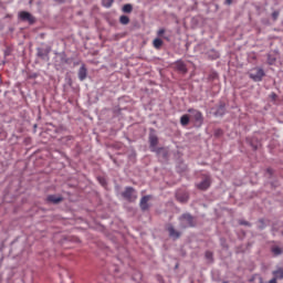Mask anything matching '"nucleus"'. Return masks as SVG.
Returning <instances> with one entry per match:
<instances>
[{
  "label": "nucleus",
  "mask_w": 283,
  "mask_h": 283,
  "mask_svg": "<svg viewBox=\"0 0 283 283\" xmlns=\"http://www.w3.org/2000/svg\"><path fill=\"white\" fill-rule=\"evenodd\" d=\"M176 198L178 200V202L185 203L189 201V193L185 192V191H178L176 192Z\"/></svg>",
  "instance_id": "dca6fc26"
},
{
  "label": "nucleus",
  "mask_w": 283,
  "mask_h": 283,
  "mask_svg": "<svg viewBox=\"0 0 283 283\" xmlns=\"http://www.w3.org/2000/svg\"><path fill=\"white\" fill-rule=\"evenodd\" d=\"M245 143L253 149V151H258L260 147V140L258 139V137H247Z\"/></svg>",
  "instance_id": "9d476101"
},
{
  "label": "nucleus",
  "mask_w": 283,
  "mask_h": 283,
  "mask_svg": "<svg viewBox=\"0 0 283 283\" xmlns=\"http://www.w3.org/2000/svg\"><path fill=\"white\" fill-rule=\"evenodd\" d=\"M153 151L157 154L160 163H167L169 160V149L159 147L157 149H153Z\"/></svg>",
  "instance_id": "0eeeda50"
},
{
  "label": "nucleus",
  "mask_w": 283,
  "mask_h": 283,
  "mask_svg": "<svg viewBox=\"0 0 283 283\" xmlns=\"http://www.w3.org/2000/svg\"><path fill=\"white\" fill-rule=\"evenodd\" d=\"M189 120H190V117L189 115L185 114L180 117V125L182 127H187V125H189Z\"/></svg>",
  "instance_id": "5701e85b"
},
{
  "label": "nucleus",
  "mask_w": 283,
  "mask_h": 283,
  "mask_svg": "<svg viewBox=\"0 0 283 283\" xmlns=\"http://www.w3.org/2000/svg\"><path fill=\"white\" fill-rule=\"evenodd\" d=\"M122 197L128 202H136V200L138 199V193L136 192V189H134V187L128 186L122 192Z\"/></svg>",
  "instance_id": "7ed1b4c3"
},
{
  "label": "nucleus",
  "mask_w": 283,
  "mask_h": 283,
  "mask_svg": "<svg viewBox=\"0 0 283 283\" xmlns=\"http://www.w3.org/2000/svg\"><path fill=\"white\" fill-rule=\"evenodd\" d=\"M97 180L99 185H102V187H105L107 185V180L105 179V177H97Z\"/></svg>",
  "instance_id": "7c9ffc66"
},
{
  "label": "nucleus",
  "mask_w": 283,
  "mask_h": 283,
  "mask_svg": "<svg viewBox=\"0 0 283 283\" xmlns=\"http://www.w3.org/2000/svg\"><path fill=\"white\" fill-rule=\"evenodd\" d=\"M176 70H178V72H182V74H187V64H185V62L178 60L176 62Z\"/></svg>",
  "instance_id": "a211bd4d"
},
{
  "label": "nucleus",
  "mask_w": 283,
  "mask_h": 283,
  "mask_svg": "<svg viewBox=\"0 0 283 283\" xmlns=\"http://www.w3.org/2000/svg\"><path fill=\"white\" fill-rule=\"evenodd\" d=\"M239 224H241L243 227H251V223L247 220H239Z\"/></svg>",
  "instance_id": "473e14b6"
},
{
  "label": "nucleus",
  "mask_w": 283,
  "mask_h": 283,
  "mask_svg": "<svg viewBox=\"0 0 283 283\" xmlns=\"http://www.w3.org/2000/svg\"><path fill=\"white\" fill-rule=\"evenodd\" d=\"M222 283H229V281H222Z\"/></svg>",
  "instance_id": "09e8293b"
},
{
  "label": "nucleus",
  "mask_w": 283,
  "mask_h": 283,
  "mask_svg": "<svg viewBox=\"0 0 283 283\" xmlns=\"http://www.w3.org/2000/svg\"><path fill=\"white\" fill-rule=\"evenodd\" d=\"M114 4V0H102L103 8H111Z\"/></svg>",
  "instance_id": "c85d7f7f"
},
{
  "label": "nucleus",
  "mask_w": 283,
  "mask_h": 283,
  "mask_svg": "<svg viewBox=\"0 0 283 283\" xmlns=\"http://www.w3.org/2000/svg\"><path fill=\"white\" fill-rule=\"evenodd\" d=\"M208 57L211 59L212 61H216V59H220V53L212 49L208 51Z\"/></svg>",
  "instance_id": "412c9836"
},
{
  "label": "nucleus",
  "mask_w": 283,
  "mask_h": 283,
  "mask_svg": "<svg viewBox=\"0 0 283 283\" xmlns=\"http://www.w3.org/2000/svg\"><path fill=\"white\" fill-rule=\"evenodd\" d=\"M220 244H221V247H222L223 249H229V247L227 245V239L221 238V239H220Z\"/></svg>",
  "instance_id": "2f4dec72"
},
{
  "label": "nucleus",
  "mask_w": 283,
  "mask_h": 283,
  "mask_svg": "<svg viewBox=\"0 0 283 283\" xmlns=\"http://www.w3.org/2000/svg\"><path fill=\"white\" fill-rule=\"evenodd\" d=\"M73 242H81L78 238H74Z\"/></svg>",
  "instance_id": "a18cd8bd"
},
{
  "label": "nucleus",
  "mask_w": 283,
  "mask_h": 283,
  "mask_svg": "<svg viewBox=\"0 0 283 283\" xmlns=\"http://www.w3.org/2000/svg\"><path fill=\"white\" fill-rule=\"evenodd\" d=\"M177 171L179 174H185V171H187V165L185 163H179V165L177 166Z\"/></svg>",
  "instance_id": "cd10ccee"
},
{
  "label": "nucleus",
  "mask_w": 283,
  "mask_h": 283,
  "mask_svg": "<svg viewBox=\"0 0 283 283\" xmlns=\"http://www.w3.org/2000/svg\"><path fill=\"white\" fill-rule=\"evenodd\" d=\"M30 78H36V73H34L33 75H30Z\"/></svg>",
  "instance_id": "c03bdc74"
},
{
  "label": "nucleus",
  "mask_w": 283,
  "mask_h": 283,
  "mask_svg": "<svg viewBox=\"0 0 283 283\" xmlns=\"http://www.w3.org/2000/svg\"><path fill=\"white\" fill-rule=\"evenodd\" d=\"M45 202L48 205H60V202H63V197L56 195H49L45 199Z\"/></svg>",
  "instance_id": "ddd939ff"
},
{
  "label": "nucleus",
  "mask_w": 283,
  "mask_h": 283,
  "mask_svg": "<svg viewBox=\"0 0 283 283\" xmlns=\"http://www.w3.org/2000/svg\"><path fill=\"white\" fill-rule=\"evenodd\" d=\"M277 56L274 53H268V65H275Z\"/></svg>",
  "instance_id": "4be33fe9"
},
{
  "label": "nucleus",
  "mask_w": 283,
  "mask_h": 283,
  "mask_svg": "<svg viewBox=\"0 0 283 283\" xmlns=\"http://www.w3.org/2000/svg\"><path fill=\"white\" fill-rule=\"evenodd\" d=\"M72 63V59L67 57L65 52H56L54 56V66L56 70H61L64 65H70Z\"/></svg>",
  "instance_id": "f257e3e1"
},
{
  "label": "nucleus",
  "mask_w": 283,
  "mask_h": 283,
  "mask_svg": "<svg viewBox=\"0 0 283 283\" xmlns=\"http://www.w3.org/2000/svg\"><path fill=\"white\" fill-rule=\"evenodd\" d=\"M134 6H132V3L124 4L122 8V12H124L125 14H132Z\"/></svg>",
  "instance_id": "aec40b11"
},
{
  "label": "nucleus",
  "mask_w": 283,
  "mask_h": 283,
  "mask_svg": "<svg viewBox=\"0 0 283 283\" xmlns=\"http://www.w3.org/2000/svg\"><path fill=\"white\" fill-rule=\"evenodd\" d=\"M119 23H120L122 25H129V17H127V15H120V17H119Z\"/></svg>",
  "instance_id": "bb28decb"
},
{
  "label": "nucleus",
  "mask_w": 283,
  "mask_h": 283,
  "mask_svg": "<svg viewBox=\"0 0 283 283\" xmlns=\"http://www.w3.org/2000/svg\"><path fill=\"white\" fill-rule=\"evenodd\" d=\"M214 116L218 117H222L224 116V114H227V104H224L223 102H220L219 105L214 108Z\"/></svg>",
  "instance_id": "9b49d317"
},
{
  "label": "nucleus",
  "mask_w": 283,
  "mask_h": 283,
  "mask_svg": "<svg viewBox=\"0 0 283 283\" xmlns=\"http://www.w3.org/2000/svg\"><path fill=\"white\" fill-rule=\"evenodd\" d=\"M266 172L270 174V176H273V169L268 168V169H266Z\"/></svg>",
  "instance_id": "79ce46f5"
},
{
  "label": "nucleus",
  "mask_w": 283,
  "mask_h": 283,
  "mask_svg": "<svg viewBox=\"0 0 283 283\" xmlns=\"http://www.w3.org/2000/svg\"><path fill=\"white\" fill-rule=\"evenodd\" d=\"M0 30H3V24H1V22H0Z\"/></svg>",
  "instance_id": "49530a36"
},
{
  "label": "nucleus",
  "mask_w": 283,
  "mask_h": 283,
  "mask_svg": "<svg viewBox=\"0 0 283 283\" xmlns=\"http://www.w3.org/2000/svg\"><path fill=\"white\" fill-rule=\"evenodd\" d=\"M269 283H277V279L273 277L272 280L269 281Z\"/></svg>",
  "instance_id": "37998d69"
},
{
  "label": "nucleus",
  "mask_w": 283,
  "mask_h": 283,
  "mask_svg": "<svg viewBox=\"0 0 283 283\" xmlns=\"http://www.w3.org/2000/svg\"><path fill=\"white\" fill-rule=\"evenodd\" d=\"M52 52L51 46L46 48H36V56L41 59V61H50V53Z\"/></svg>",
  "instance_id": "39448f33"
},
{
  "label": "nucleus",
  "mask_w": 283,
  "mask_h": 283,
  "mask_svg": "<svg viewBox=\"0 0 283 283\" xmlns=\"http://www.w3.org/2000/svg\"><path fill=\"white\" fill-rule=\"evenodd\" d=\"M205 258H206V260H208V262H213V252L206 251Z\"/></svg>",
  "instance_id": "c756f323"
},
{
  "label": "nucleus",
  "mask_w": 283,
  "mask_h": 283,
  "mask_svg": "<svg viewBox=\"0 0 283 283\" xmlns=\"http://www.w3.org/2000/svg\"><path fill=\"white\" fill-rule=\"evenodd\" d=\"M277 17H280V12H279V11L272 12V19H273V21H277Z\"/></svg>",
  "instance_id": "72a5a7b5"
},
{
  "label": "nucleus",
  "mask_w": 283,
  "mask_h": 283,
  "mask_svg": "<svg viewBox=\"0 0 283 283\" xmlns=\"http://www.w3.org/2000/svg\"><path fill=\"white\" fill-rule=\"evenodd\" d=\"M148 143L150 147V151H154V149H158V135H156V129L150 128L149 135H148Z\"/></svg>",
  "instance_id": "423d86ee"
},
{
  "label": "nucleus",
  "mask_w": 283,
  "mask_h": 283,
  "mask_svg": "<svg viewBox=\"0 0 283 283\" xmlns=\"http://www.w3.org/2000/svg\"><path fill=\"white\" fill-rule=\"evenodd\" d=\"M282 235H283V231H282Z\"/></svg>",
  "instance_id": "603ef678"
},
{
  "label": "nucleus",
  "mask_w": 283,
  "mask_h": 283,
  "mask_svg": "<svg viewBox=\"0 0 283 283\" xmlns=\"http://www.w3.org/2000/svg\"><path fill=\"white\" fill-rule=\"evenodd\" d=\"M157 280H158V282H160V283H164V282H165V280L163 279L161 275H157Z\"/></svg>",
  "instance_id": "58836bf2"
},
{
  "label": "nucleus",
  "mask_w": 283,
  "mask_h": 283,
  "mask_svg": "<svg viewBox=\"0 0 283 283\" xmlns=\"http://www.w3.org/2000/svg\"><path fill=\"white\" fill-rule=\"evenodd\" d=\"M231 3H233V0H226V1H224V4H226V6H231Z\"/></svg>",
  "instance_id": "ea45409f"
},
{
  "label": "nucleus",
  "mask_w": 283,
  "mask_h": 283,
  "mask_svg": "<svg viewBox=\"0 0 283 283\" xmlns=\"http://www.w3.org/2000/svg\"><path fill=\"white\" fill-rule=\"evenodd\" d=\"M153 45L155 50H160L163 48V40L160 38L155 39Z\"/></svg>",
  "instance_id": "b1692460"
},
{
  "label": "nucleus",
  "mask_w": 283,
  "mask_h": 283,
  "mask_svg": "<svg viewBox=\"0 0 283 283\" xmlns=\"http://www.w3.org/2000/svg\"><path fill=\"white\" fill-rule=\"evenodd\" d=\"M74 140V136L72 135H67L62 137V143H64V145H72V142Z\"/></svg>",
  "instance_id": "393cba45"
},
{
  "label": "nucleus",
  "mask_w": 283,
  "mask_h": 283,
  "mask_svg": "<svg viewBox=\"0 0 283 283\" xmlns=\"http://www.w3.org/2000/svg\"><path fill=\"white\" fill-rule=\"evenodd\" d=\"M260 222H264V220L261 219Z\"/></svg>",
  "instance_id": "3c124183"
},
{
  "label": "nucleus",
  "mask_w": 283,
  "mask_h": 283,
  "mask_svg": "<svg viewBox=\"0 0 283 283\" xmlns=\"http://www.w3.org/2000/svg\"><path fill=\"white\" fill-rule=\"evenodd\" d=\"M55 2L61 4V3H66L67 0H55Z\"/></svg>",
  "instance_id": "a19ab883"
},
{
  "label": "nucleus",
  "mask_w": 283,
  "mask_h": 283,
  "mask_svg": "<svg viewBox=\"0 0 283 283\" xmlns=\"http://www.w3.org/2000/svg\"><path fill=\"white\" fill-rule=\"evenodd\" d=\"M150 196H144L140 201H139V207L142 209V211H147L149 210V200H150Z\"/></svg>",
  "instance_id": "2eb2a0df"
},
{
  "label": "nucleus",
  "mask_w": 283,
  "mask_h": 283,
  "mask_svg": "<svg viewBox=\"0 0 283 283\" xmlns=\"http://www.w3.org/2000/svg\"><path fill=\"white\" fill-rule=\"evenodd\" d=\"M175 269H178V264L175 265Z\"/></svg>",
  "instance_id": "8fccbe9b"
},
{
  "label": "nucleus",
  "mask_w": 283,
  "mask_h": 283,
  "mask_svg": "<svg viewBox=\"0 0 283 283\" xmlns=\"http://www.w3.org/2000/svg\"><path fill=\"white\" fill-rule=\"evenodd\" d=\"M179 220H184L186 223L184 224V229H187V227L193 228L196 227V222L193 221V216L190 213H184Z\"/></svg>",
  "instance_id": "1a4fd4ad"
},
{
  "label": "nucleus",
  "mask_w": 283,
  "mask_h": 283,
  "mask_svg": "<svg viewBox=\"0 0 283 283\" xmlns=\"http://www.w3.org/2000/svg\"><path fill=\"white\" fill-rule=\"evenodd\" d=\"M188 114H190V118L195 122L196 127H202L205 124V116L202 115V112L196 108H189Z\"/></svg>",
  "instance_id": "f03ea898"
},
{
  "label": "nucleus",
  "mask_w": 283,
  "mask_h": 283,
  "mask_svg": "<svg viewBox=\"0 0 283 283\" xmlns=\"http://www.w3.org/2000/svg\"><path fill=\"white\" fill-rule=\"evenodd\" d=\"M273 275L276 280H283V269L279 268L276 271L273 272Z\"/></svg>",
  "instance_id": "a878e982"
},
{
  "label": "nucleus",
  "mask_w": 283,
  "mask_h": 283,
  "mask_svg": "<svg viewBox=\"0 0 283 283\" xmlns=\"http://www.w3.org/2000/svg\"><path fill=\"white\" fill-rule=\"evenodd\" d=\"M214 136H216L217 138H220V136H222V129H220V128L216 129V130H214Z\"/></svg>",
  "instance_id": "f704fd0d"
},
{
  "label": "nucleus",
  "mask_w": 283,
  "mask_h": 283,
  "mask_svg": "<svg viewBox=\"0 0 283 283\" xmlns=\"http://www.w3.org/2000/svg\"><path fill=\"white\" fill-rule=\"evenodd\" d=\"M3 54H4V57L10 56V54H11L10 49H6L4 52H3Z\"/></svg>",
  "instance_id": "c9c22d12"
},
{
  "label": "nucleus",
  "mask_w": 283,
  "mask_h": 283,
  "mask_svg": "<svg viewBox=\"0 0 283 283\" xmlns=\"http://www.w3.org/2000/svg\"><path fill=\"white\" fill-rule=\"evenodd\" d=\"M157 34H158L159 36H163V34H165V29H159L158 32H157Z\"/></svg>",
  "instance_id": "4c0bfd02"
},
{
  "label": "nucleus",
  "mask_w": 283,
  "mask_h": 283,
  "mask_svg": "<svg viewBox=\"0 0 283 283\" xmlns=\"http://www.w3.org/2000/svg\"><path fill=\"white\" fill-rule=\"evenodd\" d=\"M18 17L22 21H27L28 23H30V25H34V23L36 22V19L34 18V15H32V13L28 11H20Z\"/></svg>",
  "instance_id": "6e6552de"
},
{
  "label": "nucleus",
  "mask_w": 283,
  "mask_h": 283,
  "mask_svg": "<svg viewBox=\"0 0 283 283\" xmlns=\"http://www.w3.org/2000/svg\"><path fill=\"white\" fill-rule=\"evenodd\" d=\"M167 231H168L171 240H180V231L176 230V228H174V226H171V224L168 226Z\"/></svg>",
  "instance_id": "4468645a"
},
{
  "label": "nucleus",
  "mask_w": 283,
  "mask_h": 283,
  "mask_svg": "<svg viewBox=\"0 0 283 283\" xmlns=\"http://www.w3.org/2000/svg\"><path fill=\"white\" fill-rule=\"evenodd\" d=\"M264 76H266V73H264V69L262 67L252 69L249 73V77L251 81H254V83H260Z\"/></svg>",
  "instance_id": "20e7f679"
},
{
  "label": "nucleus",
  "mask_w": 283,
  "mask_h": 283,
  "mask_svg": "<svg viewBox=\"0 0 283 283\" xmlns=\"http://www.w3.org/2000/svg\"><path fill=\"white\" fill-rule=\"evenodd\" d=\"M209 187H211V177H206L203 180L197 184V189L200 191H207Z\"/></svg>",
  "instance_id": "f8f14e48"
},
{
  "label": "nucleus",
  "mask_w": 283,
  "mask_h": 283,
  "mask_svg": "<svg viewBox=\"0 0 283 283\" xmlns=\"http://www.w3.org/2000/svg\"><path fill=\"white\" fill-rule=\"evenodd\" d=\"M77 76L80 81H85V78H87V67H85V64L81 65Z\"/></svg>",
  "instance_id": "f3484780"
},
{
  "label": "nucleus",
  "mask_w": 283,
  "mask_h": 283,
  "mask_svg": "<svg viewBox=\"0 0 283 283\" xmlns=\"http://www.w3.org/2000/svg\"><path fill=\"white\" fill-rule=\"evenodd\" d=\"M2 83H3V80H1V77H0V85H2Z\"/></svg>",
  "instance_id": "de8ad7c7"
},
{
  "label": "nucleus",
  "mask_w": 283,
  "mask_h": 283,
  "mask_svg": "<svg viewBox=\"0 0 283 283\" xmlns=\"http://www.w3.org/2000/svg\"><path fill=\"white\" fill-rule=\"evenodd\" d=\"M271 252L273 253V255L275 258H277V255H282L283 253V248H280V245H272L271 247Z\"/></svg>",
  "instance_id": "6ab92c4d"
},
{
  "label": "nucleus",
  "mask_w": 283,
  "mask_h": 283,
  "mask_svg": "<svg viewBox=\"0 0 283 283\" xmlns=\"http://www.w3.org/2000/svg\"><path fill=\"white\" fill-rule=\"evenodd\" d=\"M270 98H272V101H276L277 99V94L271 93Z\"/></svg>",
  "instance_id": "e433bc0d"
}]
</instances>
